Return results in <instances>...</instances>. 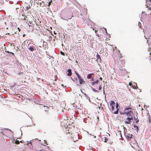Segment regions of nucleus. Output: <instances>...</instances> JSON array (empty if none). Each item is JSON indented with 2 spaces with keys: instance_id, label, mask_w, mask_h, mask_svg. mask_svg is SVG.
Segmentation results:
<instances>
[{
  "instance_id": "nucleus-16",
  "label": "nucleus",
  "mask_w": 151,
  "mask_h": 151,
  "mask_svg": "<svg viewBox=\"0 0 151 151\" xmlns=\"http://www.w3.org/2000/svg\"><path fill=\"white\" fill-rule=\"evenodd\" d=\"M93 74V73H90L88 74L87 76V78L88 79H90L91 78V75Z\"/></svg>"
},
{
  "instance_id": "nucleus-28",
  "label": "nucleus",
  "mask_w": 151,
  "mask_h": 151,
  "mask_svg": "<svg viewBox=\"0 0 151 151\" xmlns=\"http://www.w3.org/2000/svg\"><path fill=\"white\" fill-rule=\"evenodd\" d=\"M75 73L76 74V76H77V77H79L80 76L79 74L76 72V71H75Z\"/></svg>"
},
{
  "instance_id": "nucleus-19",
  "label": "nucleus",
  "mask_w": 151,
  "mask_h": 151,
  "mask_svg": "<svg viewBox=\"0 0 151 151\" xmlns=\"http://www.w3.org/2000/svg\"><path fill=\"white\" fill-rule=\"evenodd\" d=\"M36 25L37 27L36 28H35L37 30H39L40 29V27H39V25L37 24H36Z\"/></svg>"
},
{
  "instance_id": "nucleus-8",
  "label": "nucleus",
  "mask_w": 151,
  "mask_h": 151,
  "mask_svg": "<svg viewBox=\"0 0 151 151\" xmlns=\"http://www.w3.org/2000/svg\"><path fill=\"white\" fill-rule=\"evenodd\" d=\"M28 25H29V29H32L34 27V25L32 22L28 23Z\"/></svg>"
},
{
  "instance_id": "nucleus-53",
  "label": "nucleus",
  "mask_w": 151,
  "mask_h": 151,
  "mask_svg": "<svg viewBox=\"0 0 151 151\" xmlns=\"http://www.w3.org/2000/svg\"><path fill=\"white\" fill-rule=\"evenodd\" d=\"M142 151V150H141V151Z\"/></svg>"
},
{
  "instance_id": "nucleus-47",
  "label": "nucleus",
  "mask_w": 151,
  "mask_h": 151,
  "mask_svg": "<svg viewBox=\"0 0 151 151\" xmlns=\"http://www.w3.org/2000/svg\"><path fill=\"white\" fill-rule=\"evenodd\" d=\"M150 55H151V52L150 53Z\"/></svg>"
},
{
  "instance_id": "nucleus-27",
  "label": "nucleus",
  "mask_w": 151,
  "mask_h": 151,
  "mask_svg": "<svg viewBox=\"0 0 151 151\" xmlns=\"http://www.w3.org/2000/svg\"><path fill=\"white\" fill-rule=\"evenodd\" d=\"M105 139L104 140V142H107V141L108 140V139L106 137H104Z\"/></svg>"
},
{
  "instance_id": "nucleus-22",
  "label": "nucleus",
  "mask_w": 151,
  "mask_h": 151,
  "mask_svg": "<svg viewBox=\"0 0 151 151\" xmlns=\"http://www.w3.org/2000/svg\"><path fill=\"white\" fill-rule=\"evenodd\" d=\"M73 17V16L72 15H71L70 16H69L67 18H65V19L67 20L68 19H70L72 17Z\"/></svg>"
},
{
  "instance_id": "nucleus-17",
  "label": "nucleus",
  "mask_w": 151,
  "mask_h": 151,
  "mask_svg": "<svg viewBox=\"0 0 151 151\" xmlns=\"http://www.w3.org/2000/svg\"><path fill=\"white\" fill-rule=\"evenodd\" d=\"M148 112V113H147V118L148 119V122H149V123H150V115L148 114V111H147Z\"/></svg>"
},
{
  "instance_id": "nucleus-9",
  "label": "nucleus",
  "mask_w": 151,
  "mask_h": 151,
  "mask_svg": "<svg viewBox=\"0 0 151 151\" xmlns=\"http://www.w3.org/2000/svg\"><path fill=\"white\" fill-rule=\"evenodd\" d=\"M28 49L31 51H33L36 50L35 47L34 46H30Z\"/></svg>"
},
{
  "instance_id": "nucleus-45",
  "label": "nucleus",
  "mask_w": 151,
  "mask_h": 151,
  "mask_svg": "<svg viewBox=\"0 0 151 151\" xmlns=\"http://www.w3.org/2000/svg\"><path fill=\"white\" fill-rule=\"evenodd\" d=\"M146 5L147 6V7H148L147 5Z\"/></svg>"
},
{
  "instance_id": "nucleus-18",
  "label": "nucleus",
  "mask_w": 151,
  "mask_h": 151,
  "mask_svg": "<svg viewBox=\"0 0 151 151\" xmlns=\"http://www.w3.org/2000/svg\"><path fill=\"white\" fill-rule=\"evenodd\" d=\"M44 107H45V109H45V111H48V109L49 108V107H48L47 106H44Z\"/></svg>"
},
{
  "instance_id": "nucleus-38",
  "label": "nucleus",
  "mask_w": 151,
  "mask_h": 151,
  "mask_svg": "<svg viewBox=\"0 0 151 151\" xmlns=\"http://www.w3.org/2000/svg\"><path fill=\"white\" fill-rule=\"evenodd\" d=\"M6 53H10V52H9V51H6Z\"/></svg>"
},
{
  "instance_id": "nucleus-42",
  "label": "nucleus",
  "mask_w": 151,
  "mask_h": 151,
  "mask_svg": "<svg viewBox=\"0 0 151 151\" xmlns=\"http://www.w3.org/2000/svg\"><path fill=\"white\" fill-rule=\"evenodd\" d=\"M108 135H109V136H110V134L108 133Z\"/></svg>"
},
{
  "instance_id": "nucleus-20",
  "label": "nucleus",
  "mask_w": 151,
  "mask_h": 151,
  "mask_svg": "<svg viewBox=\"0 0 151 151\" xmlns=\"http://www.w3.org/2000/svg\"><path fill=\"white\" fill-rule=\"evenodd\" d=\"M52 2V0H51L50 1H48L47 2V4H48V6L49 7L50 5V4H51V3Z\"/></svg>"
},
{
  "instance_id": "nucleus-7",
  "label": "nucleus",
  "mask_w": 151,
  "mask_h": 151,
  "mask_svg": "<svg viewBox=\"0 0 151 151\" xmlns=\"http://www.w3.org/2000/svg\"><path fill=\"white\" fill-rule=\"evenodd\" d=\"M120 61L121 63L122 66H124L125 64V60L124 59H122V58H120Z\"/></svg>"
},
{
  "instance_id": "nucleus-32",
  "label": "nucleus",
  "mask_w": 151,
  "mask_h": 151,
  "mask_svg": "<svg viewBox=\"0 0 151 151\" xmlns=\"http://www.w3.org/2000/svg\"><path fill=\"white\" fill-rule=\"evenodd\" d=\"M10 53H11L12 55L14 56L15 55H14V54L13 53V52H10Z\"/></svg>"
},
{
  "instance_id": "nucleus-52",
  "label": "nucleus",
  "mask_w": 151,
  "mask_h": 151,
  "mask_svg": "<svg viewBox=\"0 0 151 151\" xmlns=\"http://www.w3.org/2000/svg\"><path fill=\"white\" fill-rule=\"evenodd\" d=\"M54 33L55 34V32H54Z\"/></svg>"
},
{
  "instance_id": "nucleus-13",
  "label": "nucleus",
  "mask_w": 151,
  "mask_h": 151,
  "mask_svg": "<svg viewBox=\"0 0 151 151\" xmlns=\"http://www.w3.org/2000/svg\"><path fill=\"white\" fill-rule=\"evenodd\" d=\"M33 18L34 17L33 16H32V17H31V19H29L28 20H27V21H28L29 23L33 22L34 21Z\"/></svg>"
},
{
  "instance_id": "nucleus-23",
  "label": "nucleus",
  "mask_w": 151,
  "mask_h": 151,
  "mask_svg": "<svg viewBox=\"0 0 151 151\" xmlns=\"http://www.w3.org/2000/svg\"><path fill=\"white\" fill-rule=\"evenodd\" d=\"M134 119L136 121V123H137L139 122V120L137 119V118H136L134 117Z\"/></svg>"
},
{
  "instance_id": "nucleus-40",
  "label": "nucleus",
  "mask_w": 151,
  "mask_h": 151,
  "mask_svg": "<svg viewBox=\"0 0 151 151\" xmlns=\"http://www.w3.org/2000/svg\"><path fill=\"white\" fill-rule=\"evenodd\" d=\"M96 36H98V37H99V35H98V34H96Z\"/></svg>"
},
{
  "instance_id": "nucleus-3",
  "label": "nucleus",
  "mask_w": 151,
  "mask_h": 151,
  "mask_svg": "<svg viewBox=\"0 0 151 151\" xmlns=\"http://www.w3.org/2000/svg\"><path fill=\"white\" fill-rule=\"evenodd\" d=\"M132 119V118H130V117H127L126 119L125 123L127 124H130V122H132L131 120Z\"/></svg>"
},
{
  "instance_id": "nucleus-48",
  "label": "nucleus",
  "mask_w": 151,
  "mask_h": 151,
  "mask_svg": "<svg viewBox=\"0 0 151 151\" xmlns=\"http://www.w3.org/2000/svg\"><path fill=\"white\" fill-rule=\"evenodd\" d=\"M150 60H151V58H150Z\"/></svg>"
},
{
  "instance_id": "nucleus-43",
  "label": "nucleus",
  "mask_w": 151,
  "mask_h": 151,
  "mask_svg": "<svg viewBox=\"0 0 151 151\" xmlns=\"http://www.w3.org/2000/svg\"><path fill=\"white\" fill-rule=\"evenodd\" d=\"M149 9H150V10H151V8H149Z\"/></svg>"
},
{
  "instance_id": "nucleus-1",
  "label": "nucleus",
  "mask_w": 151,
  "mask_h": 151,
  "mask_svg": "<svg viewBox=\"0 0 151 151\" xmlns=\"http://www.w3.org/2000/svg\"><path fill=\"white\" fill-rule=\"evenodd\" d=\"M115 106V102L113 101H111L110 103V110L112 111H114V107Z\"/></svg>"
},
{
  "instance_id": "nucleus-15",
  "label": "nucleus",
  "mask_w": 151,
  "mask_h": 151,
  "mask_svg": "<svg viewBox=\"0 0 151 151\" xmlns=\"http://www.w3.org/2000/svg\"><path fill=\"white\" fill-rule=\"evenodd\" d=\"M126 137L128 139L131 138L133 135L132 134H128L126 135Z\"/></svg>"
},
{
  "instance_id": "nucleus-25",
  "label": "nucleus",
  "mask_w": 151,
  "mask_h": 151,
  "mask_svg": "<svg viewBox=\"0 0 151 151\" xmlns=\"http://www.w3.org/2000/svg\"><path fill=\"white\" fill-rule=\"evenodd\" d=\"M30 7L31 6L30 5H29L27 6L26 8V10L28 11L29 10V9L30 8Z\"/></svg>"
},
{
  "instance_id": "nucleus-46",
  "label": "nucleus",
  "mask_w": 151,
  "mask_h": 151,
  "mask_svg": "<svg viewBox=\"0 0 151 151\" xmlns=\"http://www.w3.org/2000/svg\"><path fill=\"white\" fill-rule=\"evenodd\" d=\"M71 79L73 81H74L73 80V79L71 78Z\"/></svg>"
},
{
  "instance_id": "nucleus-36",
  "label": "nucleus",
  "mask_w": 151,
  "mask_h": 151,
  "mask_svg": "<svg viewBox=\"0 0 151 151\" xmlns=\"http://www.w3.org/2000/svg\"><path fill=\"white\" fill-rule=\"evenodd\" d=\"M99 80H101V81H102V78H101V77H100V78H99Z\"/></svg>"
},
{
  "instance_id": "nucleus-51",
  "label": "nucleus",
  "mask_w": 151,
  "mask_h": 151,
  "mask_svg": "<svg viewBox=\"0 0 151 151\" xmlns=\"http://www.w3.org/2000/svg\"><path fill=\"white\" fill-rule=\"evenodd\" d=\"M95 32L96 33V31H95Z\"/></svg>"
},
{
  "instance_id": "nucleus-11",
  "label": "nucleus",
  "mask_w": 151,
  "mask_h": 151,
  "mask_svg": "<svg viewBox=\"0 0 151 151\" xmlns=\"http://www.w3.org/2000/svg\"><path fill=\"white\" fill-rule=\"evenodd\" d=\"M97 59L96 60L98 61H99L100 62L101 61V59L100 57V55L99 54H97L96 55Z\"/></svg>"
},
{
  "instance_id": "nucleus-21",
  "label": "nucleus",
  "mask_w": 151,
  "mask_h": 151,
  "mask_svg": "<svg viewBox=\"0 0 151 151\" xmlns=\"http://www.w3.org/2000/svg\"><path fill=\"white\" fill-rule=\"evenodd\" d=\"M119 56L120 58H122L123 56L122 55V54L121 53H120V51L119 50Z\"/></svg>"
},
{
  "instance_id": "nucleus-26",
  "label": "nucleus",
  "mask_w": 151,
  "mask_h": 151,
  "mask_svg": "<svg viewBox=\"0 0 151 151\" xmlns=\"http://www.w3.org/2000/svg\"><path fill=\"white\" fill-rule=\"evenodd\" d=\"M15 143L16 144H19V140H16L15 141Z\"/></svg>"
},
{
  "instance_id": "nucleus-2",
  "label": "nucleus",
  "mask_w": 151,
  "mask_h": 151,
  "mask_svg": "<svg viewBox=\"0 0 151 151\" xmlns=\"http://www.w3.org/2000/svg\"><path fill=\"white\" fill-rule=\"evenodd\" d=\"M79 79V83L80 84H83L85 83V81H84L83 78L81 76L78 77Z\"/></svg>"
},
{
  "instance_id": "nucleus-49",
  "label": "nucleus",
  "mask_w": 151,
  "mask_h": 151,
  "mask_svg": "<svg viewBox=\"0 0 151 151\" xmlns=\"http://www.w3.org/2000/svg\"><path fill=\"white\" fill-rule=\"evenodd\" d=\"M143 109H142V110H143Z\"/></svg>"
},
{
  "instance_id": "nucleus-4",
  "label": "nucleus",
  "mask_w": 151,
  "mask_h": 151,
  "mask_svg": "<svg viewBox=\"0 0 151 151\" xmlns=\"http://www.w3.org/2000/svg\"><path fill=\"white\" fill-rule=\"evenodd\" d=\"M133 114V111H127V112H125V114H126L127 116L130 117V118H132V115Z\"/></svg>"
},
{
  "instance_id": "nucleus-37",
  "label": "nucleus",
  "mask_w": 151,
  "mask_h": 151,
  "mask_svg": "<svg viewBox=\"0 0 151 151\" xmlns=\"http://www.w3.org/2000/svg\"><path fill=\"white\" fill-rule=\"evenodd\" d=\"M17 29H18V30H19V32H20V29H19V27H18V28H17Z\"/></svg>"
},
{
  "instance_id": "nucleus-6",
  "label": "nucleus",
  "mask_w": 151,
  "mask_h": 151,
  "mask_svg": "<svg viewBox=\"0 0 151 151\" xmlns=\"http://www.w3.org/2000/svg\"><path fill=\"white\" fill-rule=\"evenodd\" d=\"M118 106L119 105L117 103H116V111L114 112L113 113L114 114H118L119 111V109L118 108Z\"/></svg>"
},
{
  "instance_id": "nucleus-12",
  "label": "nucleus",
  "mask_w": 151,
  "mask_h": 151,
  "mask_svg": "<svg viewBox=\"0 0 151 151\" xmlns=\"http://www.w3.org/2000/svg\"><path fill=\"white\" fill-rule=\"evenodd\" d=\"M67 71L68 72V73L67 74V75L70 76L72 75V73L71 71V70L70 69H69L67 70Z\"/></svg>"
},
{
  "instance_id": "nucleus-34",
  "label": "nucleus",
  "mask_w": 151,
  "mask_h": 151,
  "mask_svg": "<svg viewBox=\"0 0 151 151\" xmlns=\"http://www.w3.org/2000/svg\"><path fill=\"white\" fill-rule=\"evenodd\" d=\"M26 18H27V17L26 16H25L24 17V18H23V19H24V20H26Z\"/></svg>"
},
{
  "instance_id": "nucleus-50",
  "label": "nucleus",
  "mask_w": 151,
  "mask_h": 151,
  "mask_svg": "<svg viewBox=\"0 0 151 151\" xmlns=\"http://www.w3.org/2000/svg\"><path fill=\"white\" fill-rule=\"evenodd\" d=\"M120 134H121V136H122V135H121V133H120Z\"/></svg>"
},
{
  "instance_id": "nucleus-24",
  "label": "nucleus",
  "mask_w": 151,
  "mask_h": 151,
  "mask_svg": "<svg viewBox=\"0 0 151 151\" xmlns=\"http://www.w3.org/2000/svg\"><path fill=\"white\" fill-rule=\"evenodd\" d=\"M134 127L135 129L137 131H138V127L136 126L135 125H134Z\"/></svg>"
},
{
  "instance_id": "nucleus-35",
  "label": "nucleus",
  "mask_w": 151,
  "mask_h": 151,
  "mask_svg": "<svg viewBox=\"0 0 151 151\" xmlns=\"http://www.w3.org/2000/svg\"><path fill=\"white\" fill-rule=\"evenodd\" d=\"M132 83H129V85L130 86H132Z\"/></svg>"
},
{
  "instance_id": "nucleus-41",
  "label": "nucleus",
  "mask_w": 151,
  "mask_h": 151,
  "mask_svg": "<svg viewBox=\"0 0 151 151\" xmlns=\"http://www.w3.org/2000/svg\"><path fill=\"white\" fill-rule=\"evenodd\" d=\"M105 31H106V33H107V31H106V28L105 29Z\"/></svg>"
},
{
  "instance_id": "nucleus-30",
  "label": "nucleus",
  "mask_w": 151,
  "mask_h": 151,
  "mask_svg": "<svg viewBox=\"0 0 151 151\" xmlns=\"http://www.w3.org/2000/svg\"><path fill=\"white\" fill-rule=\"evenodd\" d=\"M92 91L94 92H98V91L95 89L94 88H92Z\"/></svg>"
},
{
  "instance_id": "nucleus-10",
  "label": "nucleus",
  "mask_w": 151,
  "mask_h": 151,
  "mask_svg": "<svg viewBox=\"0 0 151 151\" xmlns=\"http://www.w3.org/2000/svg\"><path fill=\"white\" fill-rule=\"evenodd\" d=\"M132 87L134 89H137V88H138L137 87V84L136 83H133L132 85Z\"/></svg>"
},
{
  "instance_id": "nucleus-5",
  "label": "nucleus",
  "mask_w": 151,
  "mask_h": 151,
  "mask_svg": "<svg viewBox=\"0 0 151 151\" xmlns=\"http://www.w3.org/2000/svg\"><path fill=\"white\" fill-rule=\"evenodd\" d=\"M132 109L130 107V105L128 106L127 107H126V108L125 109L124 112L125 114V112H127V111H131V110Z\"/></svg>"
},
{
  "instance_id": "nucleus-44",
  "label": "nucleus",
  "mask_w": 151,
  "mask_h": 151,
  "mask_svg": "<svg viewBox=\"0 0 151 151\" xmlns=\"http://www.w3.org/2000/svg\"><path fill=\"white\" fill-rule=\"evenodd\" d=\"M25 36V35H23V37H24Z\"/></svg>"
},
{
  "instance_id": "nucleus-29",
  "label": "nucleus",
  "mask_w": 151,
  "mask_h": 151,
  "mask_svg": "<svg viewBox=\"0 0 151 151\" xmlns=\"http://www.w3.org/2000/svg\"><path fill=\"white\" fill-rule=\"evenodd\" d=\"M60 54H61V55H63V56L65 55V53L62 51H60Z\"/></svg>"
},
{
  "instance_id": "nucleus-33",
  "label": "nucleus",
  "mask_w": 151,
  "mask_h": 151,
  "mask_svg": "<svg viewBox=\"0 0 151 151\" xmlns=\"http://www.w3.org/2000/svg\"><path fill=\"white\" fill-rule=\"evenodd\" d=\"M148 1H149V2H151V0H147L146 1V3H147V2H148Z\"/></svg>"
},
{
  "instance_id": "nucleus-39",
  "label": "nucleus",
  "mask_w": 151,
  "mask_h": 151,
  "mask_svg": "<svg viewBox=\"0 0 151 151\" xmlns=\"http://www.w3.org/2000/svg\"><path fill=\"white\" fill-rule=\"evenodd\" d=\"M32 142H31V141H30L29 142V143L30 144H31V145H32Z\"/></svg>"
},
{
  "instance_id": "nucleus-14",
  "label": "nucleus",
  "mask_w": 151,
  "mask_h": 151,
  "mask_svg": "<svg viewBox=\"0 0 151 151\" xmlns=\"http://www.w3.org/2000/svg\"><path fill=\"white\" fill-rule=\"evenodd\" d=\"M99 82V81L98 80H97L96 81H94L92 82L91 84L92 85H94L95 84H97Z\"/></svg>"
},
{
  "instance_id": "nucleus-31",
  "label": "nucleus",
  "mask_w": 151,
  "mask_h": 151,
  "mask_svg": "<svg viewBox=\"0 0 151 151\" xmlns=\"http://www.w3.org/2000/svg\"><path fill=\"white\" fill-rule=\"evenodd\" d=\"M101 85H99V90H101Z\"/></svg>"
}]
</instances>
